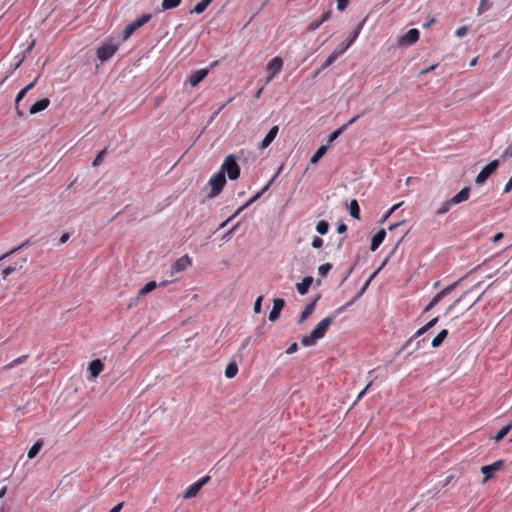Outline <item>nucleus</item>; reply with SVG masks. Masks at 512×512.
Instances as JSON below:
<instances>
[{"instance_id":"7c9ffc66","label":"nucleus","mask_w":512,"mask_h":512,"mask_svg":"<svg viewBox=\"0 0 512 512\" xmlns=\"http://www.w3.org/2000/svg\"><path fill=\"white\" fill-rule=\"evenodd\" d=\"M213 0H201L197 3L194 8L191 10V13L201 14L203 13L207 7L212 3Z\"/></svg>"},{"instance_id":"423d86ee","label":"nucleus","mask_w":512,"mask_h":512,"mask_svg":"<svg viewBox=\"0 0 512 512\" xmlns=\"http://www.w3.org/2000/svg\"><path fill=\"white\" fill-rule=\"evenodd\" d=\"M439 321V317H435L433 319H431L430 321H428L424 326H422L421 328H419L415 334L410 337L402 346L401 348L399 349V351L397 352V354L407 350L414 342L415 339H417L418 337L422 336L423 334H425L427 331H429L431 328H433Z\"/></svg>"},{"instance_id":"72a5a7b5","label":"nucleus","mask_w":512,"mask_h":512,"mask_svg":"<svg viewBox=\"0 0 512 512\" xmlns=\"http://www.w3.org/2000/svg\"><path fill=\"white\" fill-rule=\"evenodd\" d=\"M329 223L326 220H320L316 225V231L320 235H325L329 231Z\"/></svg>"},{"instance_id":"a211bd4d","label":"nucleus","mask_w":512,"mask_h":512,"mask_svg":"<svg viewBox=\"0 0 512 512\" xmlns=\"http://www.w3.org/2000/svg\"><path fill=\"white\" fill-rule=\"evenodd\" d=\"M104 364L100 359L92 360L88 365V371L92 378H96L103 371Z\"/></svg>"},{"instance_id":"13d9d810","label":"nucleus","mask_w":512,"mask_h":512,"mask_svg":"<svg viewBox=\"0 0 512 512\" xmlns=\"http://www.w3.org/2000/svg\"><path fill=\"white\" fill-rule=\"evenodd\" d=\"M347 229L348 228H347V225L345 223L341 222V223H339L337 225V233H339V234L345 233L347 231Z\"/></svg>"},{"instance_id":"e433bc0d","label":"nucleus","mask_w":512,"mask_h":512,"mask_svg":"<svg viewBox=\"0 0 512 512\" xmlns=\"http://www.w3.org/2000/svg\"><path fill=\"white\" fill-rule=\"evenodd\" d=\"M20 268H22V263L20 265L15 264L4 268L1 272L2 278L6 279L10 274H12L13 272Z\"/></svg>"},{"instance_id":"f03ea898","label":"nucleus","mask_w":512,"mask_h":512,"mask_svg":"<svg viewBox=\"0 0 512 512\" xmlns=\"http://www.w3.org/2000/svg\"><path fill=\"white\" fill-rule=\"evenodd\" d=\"M119 43L114 39L108 38L100 43L97 47V58L103 63L108 61L117 52Z\"/></svg>"},{"instance_id":"473e14b6","label":"nucleus","mask_w":512,"mask_h":512,"mask_svg":"<svg viewBox=\"0 0 512 512\" xmlns=\"http://www.w3.org/2000/svg\"><path fill=\"white\" fill-rule=\"evenodd\" d=\"M238 373V366L235 362H230L225 369V376L228 379H231L236 376Z\"/></svg>"},{"instance_id":"4468645a","label":"nucleus","mask_w":512,"mask_h":512,"mask_svg":"<svg viewBox=\"0 0 512 512\" xmlns=\"http://www.w3.org/2000/svg\"><path fill=\"white\" fill-rule=\"evenodd\" d=\"M192 263L191 258L188 255H183L178 258L171 266V273H176L185 270Z\"/></svg>"},{"instance_id":"c85d7f7f","label":"nucleus","mask_w":512,"mask_h":512,"mask_svg":"<svg viewBox=\"0 0 512 512\" xmlns=\"http://www.w3.org/2000/svg\"><path fill=\"white\" fill-rule=\"evenodd\" d=\"M349 213L354 219L360 220V206L356 199L351 200L349 206Z\"/></svg>"},{"instance_id":"58836bf2","label":"nucleus","mask_w":512,"mask_h":512,"mask_svg":"<svg viewBox=\"0 0 512 512\" xmlns=\"http://www.w3.org/2000/svg\"><path fill=\"white\" fill-rule=\"evenodd\" d=\"M451 205L449 204L448 200L444 201L441 206L435 211V215L441 216L446 214L450 209Z\"/></svg>"},{"instance_id":"aec40b11","label":"nucleus","mask_w":512,"mask_h":512,"mask_svg":"<svg viewBox=\"0 0 512 512\" xmlns=\"http://www.w3.org/2000/svg\"><path fill=\"white\" fill-rule=\"evenodd\" d=\"M313 283V277L306 276L302 279L300 283L296 284V289L300 295H305L308 293L310 286Z\"/></svg>"},{"instance_id":"8fccbe9b","label":"nucleus","mask_w":512,"mask_h":512,"mask_svg":"<svg viewBox=\"0 0 512 512\" xmlns=\"http://www.w3.org/2000/svg\"><path fill=\"white\" fill-rule=\"evenodd\" d=\"M323 239L318 237V236H315L312 240V247L315 248V249H319L323 246Z\"/></svg>"},{"instance_id":"4be33fe9","label":"nucleus","mask_w":512,"mask_h":512,"mask_svg":"<svg viewBox=\"0 0 512 512\" xmlns=\"http://www.w3.org/2000/svg\"><path fill=\"white\" fill-rule=\"evenodd\" d=\"M327 151H328V145H321L316 150L314 155L310 158V164L311 165L317 164L324 157V155L327 153Z\"/></svg>"},{"instance_id":"1a4fd4ad","label":"nucleus","mask_w":512,"mask_h":512,"mask_svg":"<svg viewBox=\"0 0 512 512\" xmlns=\"http://www.w3.org/2000/svg\"><path fill=\"white\" fill-rule=\"evenodd\" d=\"M283 67V60L281 57L276 56L271 59L266 67L268 77L267 82L271 81L277 74H279Z\"/></svg>"},{"instance_id":"69168bd1","label":"nucleus","mask_w":512,"mask_h":512,"mask_svg":"<svg viewBox=\"0 0 512 512\" xmlns=\"http://www.w3.org/2000/svg\"><path fill=\"white\" fill-rule=\"evenodd\" d=\"M437 65H438V64H434V65H431V66H429V67H427V68L423 69V70L420 72V74H421V75H424V74H427V73H429V72L433 71V70L437 67Z\"/></svg>"},{"instance_id":"bf43d9fd","label":"nucleus","mask_w":512,"mask_h":512,"mask_svg":"<svg viewBox=\"0 0 512 512\" xmlns=\"http://www.w3.org/2000/svg\"><path fill=\"white\" fill-rule=\"evenodd\" d=\"M445 296L442 295L441 292H438L431 300L433 301V304H438Z\"/></svg>"},{"instance_id":"b1692460","label":"nucleus","mask_w":512,"mask_h":512,"mask_svg":"<svg viewBox=\"0 0 512 512\" xmlns=\"http://www.w3.org/2000/svg\"><path fill=\"white\" fill-rule=\"evenodd\" d=\"M448 336V330L447 329H442L433 339H432V342H431V346L433 348H438L440 347L443 342L445 341V339L447 338Z\"/></svg>"},{"instance_id":"0e129e2a","label":"nucleus","mask_w":512,"mask_h":512,"mask_svg":"<svg viewBox=\"0 0 512 512\" xmlns=\"http://www.w3.org/2000/svg\"><path fill=\"white\" fill-rule=\"evenodd\" d=\"M372 385V381H370L366 387L358 394V397H357V400H360L366 393V391L370 388V386Z\"/></svg>"},{"instance_id":"6e6d98bb","label":"nucleus","mask_w":512,"mask_h":512,"mask_svg":"<svg viewBox=\"0 0 512 512\" xmlns=\"http://www.w3.org/2000/svg\"><path fill=\"white\" fill-rule=\"evenodd\" d=\"M210 476L209 475H206L202 478H200L198 481H196L199 486L202 488L205 484H207L209 481H210Z\"/></svg>"},{"instance_id":"864d4df0","label":"nucleus","mask_w":512,"mask_h":512,"mask_svg":"<svg viewBox=\"0 0 512 512\" xmlns=\"http://www.w3.org/2000/svg\"><path fill=\"white\" fill-rule=\"evenodd\" d=\"M352 304H354V300H350L349 302H347L346 304H344L343 306L339 307L336 309V313L337 314H340L342 312H344L349 306H351Z\"/></svg>"},{"instance_id":"3c124183","label":"nucleus","mask_w":512,"mask_h":512,"mask_svg":"<svg viewBox=\"0 0 512 512\" xmlns=\"http://www.w3.org/2000/svg\"><path fill=\"white\" fill-rule=\"evenodd\" d=\"M468 32L467 26H461L455 31V35L459 38L464 37Z\"/></svg>"},{"instance_id":"4c0bfd02","label":"nucleus","mask_w":512,"mask_h":512,"mask_svg":"<svg viewBox=\"0 0 512 512\" xmlns=\"http://www.w3.org/2000/svg\"><path fill=\"white\" fill-rule=\"evenodd\" d=\"M362 26H363V23H360L343 43H349L351 41V45H352L355 42V40L358 38V36L361 32Z\"/></svg>"},{"instance_id":"680f3d73","label":"nucleus","mask_w":512,"mask_h":512,"mask_svg":"<svg viewBox=\"0 0 512 512\" xmlns=\"http://www.w3.org/2000/svg\"><path fill=\"white\" fill-rule=\"evenodd\" d=\"M512 191V177L508 180V182L506 183L505 187H504V191L503 193H509Z\"/></svg>"},{"instance_id":"39448f33","label":"nucleus","mask_w":512,"mask_h":512,"mask_svg":"<svg viewBox=\"0 0 512 512\" xmlns=\"http://www.w3.org/2000/svg\"><path fill=\"white\" fill-rule=\"evenodd\" d=\"M150 19L151 14H142L138 19L126 25L122 32V40H128L137 29L148 23Z\"/></svg>"},{"instance_id":"cd10ccee","label":"nucleus","mask_w":512,"mask_h":512,"mask_svg":"<svg viewBox=\"0 0 512 512\" xmlns=\"http://www.w3.org/2000/svg\"><path fill=\"white\" fill-rule=\"evenodd\" d=\"M276 177V175L259 191L257 192L254 196H252L246 203H245V206H250L252 203H254L255 201H257L270 187V185L272 184L274 178Z\"/></svg>"},{"instance_id":"6ab92c4d","label":"nucleus","mask_w":512,"mask_h":512,"mask_svg":"<svg viewBox=\"0 0 512 512\" xmlns=\"http://www.w3.org/2000/svg\"><path fill=\"white\" fill-rule=\"evenodd\" d=\"M208 75V69H200L193 72L189 77L191 86H197Z\"/></svg>"},{"instance_id":"4d7b16f0","label":"nucleus","mask_w":512,"mask_h":512,"mask_svg":"<svg viewBox=\"0 0 512 512\" xmlns=\"http://www.w3.org/2000/svg\"><path fill=\"white\" fill-rule=\"evenodd\" d=\"M425 340H426L425 338H423L422 340H418V341L415 343L414 347H413L410 351H408V355H410V354H412L414 351H416V350L420 349V348H421V342H425Z\"/></svg>"},{"instance_id":"774afa93","label":"nucleus","mask_w":512,"mask_h":512,"mask_svg":"<svg viewBox=\"0 0 512 512\" xmlns=\"http://www.w3.org/2000/svg\"><path fill=\"white\" fill-rule=\"evenodd\" d=\"M123 507V502L118 503L115 505L109 512H120Z\"/></svg>"},{"instance_id":"9b49d317","label":"nucleus","mask_w":512,"mask_h":512,"mask_svg":"<svg viewBox=\"0 0 512 512\" xmlns=\"http://www.w3.org/2000/svg\"><path fill=\"white\" fill-rule=\"evenodd\" d=\"M285 306V300L282 298H276L273 300V307L269 313L268 319L274 322L279 319L281 311Z\"/></svg>"},{"instance_id":"a878e982","label":"nucleus","mask_w":512,"mask_h":512,"mask_svg":"<svg viewBox=\"0 0 512 512\" xmlns=\"http://www.w3.org/2000/svg\"><path fill=\"white\" fill-rule=\"evenodd\" d=\"M38 78L39 76H37L34 81H32L31 83H29L27 86H25L23 89H21L17 96H16V99H15V102H16V105H18V103L25 97V95L32 89L34 88V86L36 85L37 81H38Z\"/></svg>"},{"instance_id":"7ed1b4c3","label":"nucleus","mask_w":512,"mask_h":512,"mask_svg":"<svg viewBox=\"0 0 512 512\" xmlns=\"http://www.w3.org/2000/svg\"><path fill=\"white\" fill-rule=\"evenodd\" d=\"M220 172H224V175L227 174L232 181L240 177L241 169L234 154H230L224 159Z\"/></svg>"},{"instance_id":"09e8293b","label":"nucleus","mask_w":512,"mask_h":512,"mask_svg":"<svg viewBox=\"0 0 512 512\" xmlns=\"http://www.w3.org/2000/svg\"><path fill=\"white\" fill-rule=\"evenodd\" d=\"M510 157H512V143L502 153L501 159L502 161H506Z\"/></svg>"},{"instance_id":"bb28decb","label":"nucleus","mask_w":512,"mask_h":512,"mask_svg":"<svg viewBox=\"0 0 512 512\" xmlns=\"http://www.w3.org/2000/svg\"><path fill=\"white\" fill-rule=\"evenodd\" d=\"M44 445L43 439H38L29 449L28 458L34 459Z\"/></svg>"},{"instance_id":"37998d69","label":"nucleus","mask_w":512,"mask_h":512,"mask_svg":"<svg viewBox=\"0 0 512 512\" xmlns=\"http://www.w3.org/2000/svg\"><path fill=\"white\" fill-rule=\"evenodd\" d=\"M106 152H107V148H104V149H102V150L97 154V156L95 157V159H94V160H93V162H92V166H93V167H97V166H99V165L102 163V161H103V157H104V155L106 154Z\"/></svg>"},{"instance_id":"412c9836","label":"nucleus","mask_w":512,"mask_h":512,"mask_svg":"<svg viewBox=\"0 0 512 512\" xmlns=\"http://www.w3.org/2000/svg\"><path fill=\"white\" fill-rule=\"evenodd\" d=\"M50 105V100L48 98H42L36 101L29 109L30 114H36L45 110Z\"/></svg>"},{"instance_id":"de8ad7c7","label":"nucleus","mask_w":512,"mask_h":512,"mask_svg":"<svg viewBox=\"0 0 512 512\" xmlns=\"http://www.w3.org/2000/svg\"><path fill=\"white\" fill-rule=\"evenodd\" d=\"M490 8L489 0H480V4L478 7V14H482L486 12Z\"/></svg>"},{"instance_id":"2f4dec72","label":"nucleus","mask_w":512,"mask_h":512,"mask_svg":"<svg viewBox=\"0 0 512 512\" xmlns=\"http://www.w3.org/2000/svg\"><path fill=\"white\" fill-rule=\"evenodd\" d=\"M157 287V283L155 281H149L146 283L138 292V297H142L147 295L148 293L155 290Z\"/></svg>"},{"instance_id":"052dcab7","label":"nucleus","mask_w":512,"mask_h":512,"mask_svg":"<svg viewBox=\"0 0 512 512\" xmlns=\"http://www.w3.org/2000/svg\"><path fill=\"white\" fill-rule=\"evenodd\" d=\"M69 238H70L69 233H67V232L63 233L59 239V245L66 243L69 240Z\"/></svg>"},{"instance_id":"f3484780","label":"nucleus","mask_w":512,"mask_h":512,"mask_svg":"<svg viewBox=\"0 0 512 512\" xmlns=\"http://www.w3.org/2000/svg\"><path fill=\"white\" fill-rule=\"evenodd\" d=\"M331 15H332L331 10L324 12L319 19L312 21L308 25L307 31L312 32V31L317 30L324 22L328 21L331 18Z\"/></svg>"},{"instance_id":"9d476101","label":"nucleus","mask_w":512,"mask_h":512,"mask_svg":"<svg viewBox=\"0 0 512 512\" xmlns=\"http://www.w3.org/2000/svg\"><path fill=\"white\" fill-rule=\"evenodd\" d=\"M504 466L503 460H497L489 465H484L481 467V473L484 475L483 482L488 481L494 476V473L501 470Z\"/></svg>"},{"instance_id":"0eeeda50","label":"nucleus","mask_w":512,"mask_h":512,"mask_svg":"<svg viewBox=\"0 0 512 512\" xmlns=\"http://www.w3.org/2000/svg\"><path fill=\"white\" fill-rule=\"evenodd\" d=\"M500 165L499 159H494L486 164L476 176L475 182L477 184H484L487 179L497 170Z\"/></svg>"},{"instance_id":"49530a36","label":"nucleus","mask_w":512,"mask_h":512,"mask_svg":"<svg viewBox=\"0 0 512 512\" xmlns=\"http://www.w3.org/2000/svg\"><path fill=\"white\" fill-rule=\"evenodd\" d=\"M462 279L452 283L451 285H448L447 287H445L444 289H442L440 292L442 293V295L444 296H447L448 294H450L459 284V282L461 281Z\"/></svg>"},{"instance_id":"5fc2aeb1","label":"nucleus","mask_w":512,"mask_h":512,"mask_svg":"<svg viewBox=\"0 0 512 512\" xmlns=\"http://www.w3.org/2000/svg\"><path fill=\"white\" fill-rule=\"evenodd\" d=\"M298 350V344L296 342L292 343L286 350L287 354H293Z\"/></svg>"},{"instance_id":"79ce46f5","label":"nucleus","mask_w":512,"mask_h":512,"mask_svg":"<svg viewBox=\"0 0 512 512\" xmlns=\"http://www.w3.org/2000/svg\"><path fill=\"white\" fill-rule=\"evenodd\" d=\"M344 130H333V132L328 136L327 143L325 145H328V148L331 146V144L342 134Z\"/></svg>"},{"instance_id":"603ef678","label":"nucleus","mask_w":512,"mask_h":512,"mask_svg":"<svg viewBox=\"0 0 512 512\" xmlns=\"http://www.w3.org/2000/svg\"><path fill=\"white\" fill-rule=\"evenodd\" d=\"M350 0H337V9L343 11L347 8Z\"/></svg>"},{"instance_id":"f8f14e48","label":"nucleus","mask_w":512,"mask_h":512,"mask_svg":"<svg viewBox=\"0 0 512 512\" xmlns=\"http://www.w3.org/2000/svg\"><path fill=\"white\" fill-rule=\"evenodd\" d=\"M419 31L416 28L408 30L404 35L399 38L400 45H412L419 39Z\"/></svg>"},{"instance_id":"338daca9","label":"nucleus","mask_w":512,"mask_h":512,"mask_svg":"<svg viewBox=\"0 0 512 512\" xmlns=\"http://www.w3.org/2000/svg\"><path fill=\"white\" fill-rule=\"evenodd\" d=\"M365 291L366 289H364L363 287L360 288L358 293L352 298V300H354V303L365 293Z\"/></svg>"},{"instance_id":"a19ab883","label":"nucleus","mask_w":512,"mask_h":512,"mask_svg":"<svg viewBox=\"0 0 512 512\" xmlns=\"http://www.w3.org/2000/svg\"><path fill=\"white\" fill-rule=\"evenodd\" d=\"M28 358V355H22L16 359H14L12 362H10L9 364H7L5 366L6 369H11L19 364H22L25 362V360Z\"/></svg>"},{"instance_id":"5701e85b","label":"nucleus","mask_w":512,"mask_h":512,"mask_svg":"<svg viewBox=\"0 0 512 512\" xmlns=\"http://www.w3.org/2000/svg\"><path fill=\"white\" fill-rule=\"evenodd\" d=\"M278 133V130H268V133L264 137V139L261 141L259 148L260 150L266 149L272 141L276 138Z\"/></svg>"},{"instance_id":"6e6552de","label":"nucleus","mask_w":512,"mask_h":512,"mask_svg":"<svg viewBox=\"0 0 512 512\" xmlns=\"http://www.w3.org/2000/svg\"><path fill=\"white\" fill-rule=\"evenodd\" d=\"M351 46V41L349 43H341L338 45V47L332 52L331 55L328 56V58L325 60V62L322 64L321 68L316 71L315 76L320 73V71L325 70L330 65L334 63V61L342 55L349 47Z\"/></svg>"},{"instance_id":"c756f323","label":"nucleus","mask_w":512,"mask_h":512,"mask_svg":"<svg viewBox=\"0 0 512 512\" xmlns=\"http://www.w3.org/2000/svg\"><path fill=\"white\" fill-rule=\"evenodd\" d=\"M512 430V421L507 425L503 426L497 434L493 437L495 442L501 441L510 431Z\"/></svg>"},{"instance_id":"e2e57ef3","label":"nucleus","mask_w":512,"mask_h":512,"mask_svg":"<svg viewBox=\"0 0 512 512\" xmlns=\"http://www.w3.org/2000/svg\"><path fill=\"white\" fill-rule=\"evenodd\" d=\"M503 237H504V234H503L502 232H498V233H496V234L493 236V238H492V242H493V243H497V242H499L500 240H502V239H503Z\"/></svg>"},{"instance_id":"a18cd8bd","label":"nucleus","mask_w":512,"mask_h":512,"mask_svg":"<svg viewBox=\"0 0 512 512\" xmlns=\"http://www.w3.org/2000/svg\"><path fill=\"white\" fill-rule=\"evenodd\" d=\"M262 301H263V296L262 295L257 297V299L254 302V306H253L254 313H256V314L261 313V311H262Z\"/></svg>"},{"instance_id":"f704fd0d","label":"nucleus","mask_w":512,"mask_h":512,"mask_svg":"<svg viewBox=\"0 0 512 512\" xmlns=\"http://www.w3.org/2000/svg\"><path fill=\"white\" fill-rule=\"evenodd\" d=\"M182 0H163L162 1V9L169 10L178 7L181 4Z\"/></svg>"},{"instance_id":"393cba45","label":"nucleus","mask_w":512,"mask_h":512,"mask_svg":"<svg viewBox=\"0 0 512 512\" xmlns=\"http://www.w3.org/2000/svg\"><path fill=\"white\" fill-rule=\"evenodd\" d=\"M200 490H201V487L199 486V484L197 482H195L185 490V492L183 493V498L184 499L194 498L197 496V494L199 493Z\"/></svg>"},{"instance_id":"c03bdc74","label":"nucleus","mask_w":512,"mask_h":512,"mask_svg":"<svg viewBox=\"0 0 512 512\" xmlns=\"http://www.w3.org/2000/svg\"><path fill=\"white\" fill-rule=\"evenodd\" d=\"M331 269H332V264L331 263H325V264H322V265L319 266L318 273L322 277H325L329 273V271Z\"/></svg>"},{"instance_id":"2eb2a0df","label":"nucleus","mask_w":512,"mask_h":512,"mask_svg":"<svg viewBox=\"0 0 512 512\" xmlns=\"http://www.w3.org/2000/svg\"><path fill=\"white\" fill-rule=\"evenodd\" d=\"M320 297H321V295H318L313 301H311L309 304L306 305V307L301 312L300 317L298 319L299 324L304 322L308 317H310L314 313L316 303L320 299Z\"/></svg>"},{"instance_id":"20e7f679","label":"nucleus","mask_w":512,"mask_h":512,"mask_svg":"<svg viewBox=\"0 0 512 512\" xmlns=\"http://www.w3.org/2000/svg\"><path fill=\"white\" fill-rule=\"evenodd\" d=\"M226 184V177L224 172L218 171L215 173L209 180L208 185L211 187L210 192L208 193V198H214L218 196L223 190Z\"/></svg>"},{"instance_id":"f257e3e1","label":"nucleus","mask_w":512,"mask_h":512,"mask_svg":"<svg viewBox=\"0 0 512 512\" xmlns=\"http://www.w3.org/2000/svg\"><path fill=\"white\" fill-rule=\"evenodd\" d=\"M335 316L330 315L324 319H322L316 327L310 332L309 335H304L301 338V344L305 347L313 346L317 342V340L322 339L330 325L334 322Z\"/></svg>"},{"instance_id":"ea45409f","label":"nucleus","mask_w":512,"mask_h":512,"mask_svg":"<svg viewBox=\"0 0 512 512\" xmlns=\"http://www.w3.org/2000/svg\"><path fill=\"white\" fill-rule=\"evenodd\" d=\"M387 261H388V257L384 260V262L382 263V265H381L378 269H376V270H375V271L370 275V277L366 280V282H365V283L363 284V286H362L364 289H367V288H368V286L370 285V282L372 281V279H373V278L378 274V272H379V271H380V270H381V269L386 265Z\"/></svg>"},{"instance_id":"ddd939ff","label":"nucleus","mask_w":512,"mask_h":512,"mask_svg":"<svg viewBox=\"0 0 512 512\" xmlns=\"http://www.w3.org/2000/svg\"><path fill=\"white\" fill-rule=\"evenodd\" d=\"M470 191H471L470 187L466 186V187L462 188L453 197H451L450 199H447L449 204L451 205V207L458 205L464 201H467L470 196Z\"/></svg>"},{"instance_id":"c9c22d12","label":"nucleus","mask_w":512,"mask_h":512,"mask_svg":"<svg viewBox=\"0 0 512 512\" xmlns=\"http://www.w3.org/2000/svg\"><path fill=\"white\" fill-rule=\"evenodd\" d=\"M30 245V239H27L25 242H23L21 245L11 249L10 251L6 252L5 254H3L2 256H0V261L5 259L6 257L16 253L17 251L21 250L22 248L26 247Z\"/></svg>"},{"instance_id":"dca6fc26","label":"nucleus","mask_w":512,"mask_h":512,"mask_svg":"<svg viewBox=\"0 0 512 512\" xmlns=\"http://www.w3.org/2000/svg\"><path fill=\"white\" fill-rule=\"evenodd\" d=\"M386 237V231L385 229L381 228L376 234L372 236L371 243H370V250L372 252L376 251L379 246L382 244Z\"/></svg>"}]
</instances>
